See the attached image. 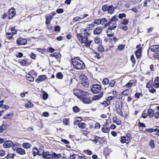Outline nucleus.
Listing matches in <instances>:
<instances>
[{
    "instance_id": "31",
    "label": "nucleus",
    "mask_w": 159,
    "mask_h": 159,
    "mask_svg": "<svg viewBox=\"0 0 159 159\" xmlns=\"http://www.w3.org/2000/svg\"><path fill=\"white\" fill-rule=\"evenodd\" d=\"M52 156L53 158L54 159H58L60 157L61 155L60 154H57L55 152H53L52 153Z\"/></svg>"
},
{
    "instance_id": "54",
    "label": "nucleus",
    "mask_w": 159,
    "mask_h": 159,
    "mask_svg": "<svg viewBox=\"0 0 159 159\" xmlns=\"http://www.w3.org/2000/svg\"><path fill=\"white\" fill-rule=\"evenodd\" d=\"M8 108L9 106H8L5 105H2L1 107V109L4 110L5 111Z\"/></svg>"
},
{
    "instance_id": "17",
    "label": "nucleus",
    "mask_w": 159,
    "mask_h": 159,
    "mask_svg": "<svg viewBox=\"0 0 159 159\" xmlns=\"http://www.w3.org/2000/svg\"><path fill=\"white\" fill-rule=\"evenodd\" d=\"M8 127V125L7 124H3L0 126V133H2L4 131L6 130Z\"/></svg>"
},
{
    "instance_id": "30",
    "label": "nucleus",
    "mask_w": 159,
    "mask_h": 159,
    "mask_svg": "<svg viewBox=\"0 0 159 159\" xmlns=\"http://www.w3.org/2000/svg\"><path fill=\"white\" fill-rule=\"evenodd\" d=\"M93 24L97 25L101 24V19H98L95 20L93 22L92 24L89 25H91L93 26L94 25Z\"/></svg>"
},
{
    "instance_id": "45",
    "label": "nucleus",
    "mask_w": 159,
    "mask_h": 159,
    "mask_svg": "<svg viewBox=\"0 0 159 159\" xmlns=\"http://www.w3.org/2000/svg\"><path fill=\"white\" fill-rule=\"evenodd\" d=\"M13 35L11 33H7L6 38L7 39L10 40L12 38Z\"/></svg>"
},
{
    "instance_id": "48",
    "label": "nucleus",
    "mask_w": 159,
    "mask_h": 159,
    "mask_svg": "<svg viewBox=\"0 0 159 159\" xmlns=\"http://www.w3.org/2000/svg\"><path fill=\"white\" fill-rule=\"evenodd\" d=\"M128 23L129 21L127 19H124L121 22V24L125 25L128 24Z\"/></svg>"
},
{
    "instance_id": "4",
    "label": "nucleus",
    "mask_w": 159,
    "mask_h": 159,
    "mask_svg": "<svg viewBox=\"0 0 159 159\" xmlns=\"http://www.w3.org/2000/svg\"><path fill=\"white\" fill-rule=\"evenodd\" d=\"M81 32L79 34L80 38L86 37L87 38L90 34V31L88 30L82 29L81 30Z\"/></svg>"
},
{
    "instance_id": "50",
    "label": "nucleus",
    "mask_w": 159,
    "mask_h": 159,
    "mask_svg": "<svg viewBox=\"0 0 159 159\" xmlns=\"http://www.w3.org/2000/svg\"><path fill=\"white\" fill-rule=\"evenodd\" d=\"M98 49L99 51L101 52H103L104 51V48L101 44L99 45L98 47Z\"/></svg>"
},
{
    "instance_id": "14",
    "label": "nucleus",
    "mask_w": 159,
    "mask_h": 159,
    "mask_svg": "<svg viewBox=\"0 0 159 159\" xmlns=\"http://www.w3.org/2000/svg\"><path fill=\"white\" fill-rule=\"evenodd\" d=\"M102 29L101 27H98L93 31V33L94 34L98 35L99 34L102 32Z\"/></svg>"
},
{
    "instance_id": "23",
    "label": "nucleus",
    "mask_w": 159,
    "mask_h": 159,
    "mask_svg": "<svg viewBox=\"0 0 159 159\" xmlns=\"http://www.w3.org/2000/svg\"><path fill=\"white\" fill-rule=\"evenodd\" d=\"M141 50L140 49H139L137 51L135 52V53L138 59L140 58L141 57Z\"/></svg>"
},
{
    "instance_id": "35",
    "label": "nucleus",
    "mask_w": 159,
    "mask_h": 159,
    "mask_svg": "<svg viewBox=\"0 0 159 159\" xmlns=\"http://www.w3.org/2000/svg\"><path fill=\"white\" fill-rule=\"evenodd\" d=\"M130 94V92L128 89H126L122 92V94L124 95L128 96Z\"/></svg>"
},
{
    "instance_id": "28",
    "label": "nucleus",
    "mask_w": 159,
    "mask_h": 159,
    "mask_svg": "<svg viewBox=\"0 0 159 159\" xmlns=\"http://www.w3.org/2000/svg\"><path fill=\"white\" fill-rule=\"evenodd\" d=\"M114 10L113 6L111 5L108 7L107 10L108 13L111 14L114 12Z\"/></svg>"
},
{
    "instance_id": "22",
    "label": "nucleus",
    "mask_w": 159,
    "mask_h": 159,
    "mask_svg": "<svg viewBox=\"0 0 159 159\" xmlns=\"http://www.w3.org/2000/svg\"><path fill=\"white\" fill-rule=\"evenodd\" d=\"M154 112V110L151 108L149 109L148 111V115L150 117L152 118L153 116Z\"/></svg>"
},
{
    "instance_id": "37",
    "label": "nucleus",
    "mask_w": 159,
    "mask_h": 159,
    "mask_svg": "<svg viewBox=\"0 0 159 159\" xmlns=\"http://www.w3.org/2000/svg\"><path fill=\"white\" fill-rule=\"evenodd\" d=\"M126 139V143H128L130 141L131 134H127L126 136L125 137Z\"/></svg>"
},
{
    "instance_id": "43",
    "label": "nucleus",
    "mask_w": 159,
    "mask_h": 159,
    "mask_svg": "<svg viewBox=\"0 0 159 159\" xmlns=\"http://www.w3.org/2000/svg\"><path fill=\"white\" fill-rule=\"evenodd\" d=\"M104 107H107L110 104V102L109 100L104 101L102 103Z\"/></svg>"
},
{
    "instance_id": "11",
    "label": "nucleus",
    "mask_w": 159,
    "mask_h": 159,
    "mask_svg": "<svg viewBox=\"0 0 159 159\" xmlns=\"http://www.w3.org/2000/svg\"><path fill=\"white\" fill-rule=\"evenodd\" d=\"M47 78V77L46 75H42L39 76L37 79L35 81L39 83L45 80Z\"/></svg>"
},
{
    "instance_id": "34",
    "label": "nucleus",
    "mask_w": 159,
    "mask_h": 159,
    "mask_svg": "<svg viewBox=\"0 0 159 159\" xmlns=\"http://www.w3.org/2000/svg\"><path fill=\"white\" fill-rule=\"evenodd\" d=\"M80 78L81 79V83H82V82H88V79L87 78V77H86L84 76V75H81L80 77Z\"/></svg>"
},
{
    "instance_id": "21",
    "label": "nucleus",
    "mask_w": 159,
    "mask_h": 159,
    "mask_svg": "<svg viewBox=\"0 0 159 159\" xmlns=\"http://www.w3.org/2000/svg\"><path fill=\"white\" fill-rule=\"evenodd\" d=\"M154 86L156 88H159V77H156L154 80Z\"/></svg>"
},
{
    "instance_id": "10",
    "label": "nucleus",
    "mask_w": 159,
    "mask_h": 159,
    "mask_svg": "<svg viewBox=\"0 0 159 159\" xmlns=\"http://www.w3.org/2000/svg\"><path fill=\"white\" fill-rule=\"evenodd\" d=\"M109 125L107 123H105L103 125V127L102 128V131L104 133H108L110 131L108 128Z\"/></svg>"
},
{
    "instance_id": "63",
    "label": "nucleus",
    "mask_w": 159,
    "mask_h": 159,
    "mask_svg": "<svg viewBox=\"0 0 159 159\" xmlns=\"http://www.w3.org/2000/svg\"><path fill=\"white\" fill-rule=\"evenodd\" d=\"M15 154H12L11 153H9L7 156V158H13L15 156Z\"/></svg>"
},
{
    "instance_id": "38",
    "label": "nucleus",
    "mask_w": 159,
    "mask_h": 159,
    "mask_svg": "<svg viewBox=\"0 0 159 159\" xmlns=\"http://www.w3.org/2000/svg\"><path fill=\"white\" fill-rule=\"evenodd\" d=\"M26 78L28 80L32 82L34 81V78L30 74L28 75L27 76H26Z\"/></svg>"
},
{
    "instance_id": "9",
    "label": "nucleus",
    "mask_w": 159,
    "mask_h": 159,
    "mask_svg": "<svg viewBox=\"0 0 159 159\" xmlns=\"http://www.w3.org/2000/svg\"><path fill=\"white\" fill-rule=\"evenodd\" d=\"M8 18L12 19L16 14L15 9L14 8H11L9 10Z\"/></svg>"
},
{
    "instance_id": "51",
    "label": "nucleus",
    "mask_w": 159,
    "mask_h": 159,
    "mask_svg": "<svg viewBox=\"0 0 159 159\" xmlns=\"http://www.w3.org/2000/svg\"><path fill=\"white\" fill-rule=\"evenodd\" d=\"M80 109L77 106H75L73 108V110L75 112H78L79 111Z\"/></svg>"
},
{
    "instance_id": "61",
    "label": "nucleus",
    "mask_w": 159,
    "mask_h": 159,
    "mask_svg": "<svg viewBox=\"0 0 159 159\" xmlns=\"http://www.w3.org/2000/svg\"><path fill=\"white\" fill-rule=\"evenodd\" d=\"M57 12L59 14H61L63 12L64 10L62 9H57L56 10Z\"/></svg>"
},
{
    "instance_id": "58",
    "label": "nucleus",
    "mask_w": 159,
    "mask_h": 159,
    "mask_svg": "<svg viewBox=\"0 0 159 159\" xmlns=\"http://www.w3.org/2000/svg\"><path fill=\"white\" fill-rule=\"evenodd\" d=\"M120 139V141L122 143H126V139L125 137V136H121Z\"/></svg>"
},
{
    "instance_id": "3",
    "label": "nucleus",
    "mask_w": 159,
    "mask_h": 159,
    "mask_svg": "<svg viewBox=\"0 0 159 159\" xmlns=\"http://www.w3.org/2000/svg\"><path fill=\"white\" fill-rule=\"evenodd\" d=\"M101 90V86L97 84H93L92 87H91V91L94 93H99Z\"/></svg>"
},
{
    "instance_id": "49",
    "label": "nucleus",
    "mask_w": 159,
    "mask_h": 159,
    "mask_svg": "<svg viewBox=\"0 0 159 159\" xmlns=\"http://www.w3.org/2000/svg\"><path fill=\"white\" fill-rule=\"evenodd\" d=\"M108 7L107 5L106 4L102 6V10L103 11H107Z\"/></svg>"
},
{
    "instance_id": "44",
    "label": "nucleus",
    "mask_w": 159,
    "mask_h": 159,
    "mask_svg": "<svg viewBox=\"0 0 159 159\" xmlns=\"http://www.w3.org/2000/svg\"><path fill=\"white\" fill-rule=\"evenodd\" d=\"M56 77L59 79H62L63 77V75L61 72H58L56 75Z\"/></svg>"
},
{
    "instance_id": "13",
    "label": "nucleus",
    "mask_w": 159,
    "mask_h": 159,
    "mask_svg": "<svg viewBox=\"0 0 159 159\" xmlns=\"http://www.w3.org/2000/svg\"><path fill=\"white\" fill-rule=\"evenodd\" d=\"M79 89H74L73 93L74 95L77 97L78 98L80 99L83 96L82 95L80 92H79Z\"/></svg>"
},
{
    "instance_id": "59",
    "label": "nucleus",
    "mask_w": 159,
    "mask_h": 159,
    "mask_svg": "<svg viewBox=\"0 0 159 159\" xmlns=\"http://www.w3.org/2000/svg\"><path fill=\"white\" fill-rule=\"evenodd\" d=\"M11 30L12 32V33L13 34H15L16 33L17 30L15 28V27H12L11 29Z\"/></svg>"
},
{
    "instance_id": "16",
    "label": "nucleus",
    "mask_w": 159,
    "mask_h": 159,
    "mask_svg": "<svg viewBox=\"0 0 159 159\" xmlns=\"http://www.w3.org/2000/svg\"><path fill=\"white\" fill-rule=\"evenodd\" d=\"M151 50L154 52H159V46L157 45L152 46L151 48Z\"/></svg>"
},
{
    "instance_id": "47",
    "label": "nucleus",
    "mask_w": 159,
    "mask_h": 159,
    "mask_svg": "<svg viewBox=\"0 0 159 159\" xmlns=\"http://www.w3.org/2000/svg\"><path fill=\"white\" fill-rule=\"evenodd\" d=\"M103 84L107 85L109 84V80L107 78H104L102 82Z\"/></svg>"
},
{
    "instance_id": "2",
    "label": "nucleus",
    "mask_w": 159,
    "mask_h": 159,
    "mask_svg": "<svg viewBox=\"0 0 159 159\" xmlns=\"http://www.w3.org/2000/svg\"><path fill=\"white\" fill-rule=\"evenodd\" d=\"M118 20L117 16L116 15L112 17L110 20L106 24V26H109L108 28L111 29H115L116 27V21Z\"/></svg>"
},
{
    "instance_id": "20",
    "label": "nucleus",
    "mask_w": 159,
    "mask_h": 159,
    "mask_svg": "<svg viewBox=\"0 0 159 159\" xmlns=\"http://www.w3.org/2000/svg\"><path fill=\"white\" fill-rule=\"evenodd\" d=\"M114 30L113 29H111L109 28L107 29L106 30L107 33V36L108 37H111L113 36L114 35V33L113 32H112L111 30Z\"/></svg>"
},
{
    "instance_id": "7",
    "label": "nucleus",
    "mask_w": 159,
    "mask_h": 159,
    "mask_svg": "<svg viewBox=\"0 0 159 159\" xmlns=\"http://www.w3.org/2000/svg\"><path fill=\"white\" fill-rule=\"evenodd\" d=\"M42 157L45 159H53L52 154H50V153L46 151L45 152L43 151L42 155Z\"/></svg>"
},
{
    "instance_id": "53",
    "label": "nucleus",
    "mask_w": 159,
    "mask_h": 159,
    "mask_svg": "<svg viewBox=\"0 0 159 159\" xmlns=\"http://www.w3.org/2000/svg\"><path fill=\"white\" fill-rule=\"evenodd\" d=\"M153 116L156 119L159 118V112L156 111L155 112H154V114Z\"/></svg>"
},
{
    "instance_id": "60",
    "label": "nucleus",
    "mask_w": 159,
    "mask_h": 159,
    "mask_svg": "<svg viewBox=\"0 0 159 159\" xmlns=\"http://www.w3.org/2000/svg\"><path fill=\"white\" fill-rule=\"evenodd\" d=\"M100 139V138L99 137L96 136L95 137V139L93 140V141L95 143H96L98 142V139Z\"/></svg>"
},
{
    "instance_id": "18",
    "label": "nucleus",
    "mask_w": 159,
    "mask_h": 159,
    "mask_svg": "<svg viewBox=\"0 0 159 159\" xmlns=\"http://www.w3.org/2000/svg\"><path fill=\"white\" fill-rule=\"evenodd\" d=\"M16 151L17 153L20 155H22L25 154V150L21 148H18L16 150Z\"/></svg>"
},
{
    "instance_id": "32",
    "label": "nucleus",
    "mask_w": 159,
    "mask_h": 159,
    "mask_svg": "<svg viewBox=\"0 0 159 159\" xmlns=\"http://www.w3.org/2000/svg\"><path fill=\"white\" fill-rule=\"evenodd\" d=\"M134 81L135 80H130L126 84L125 86L128 88L131 87L133 85V84L134 82Z\"/></svg>"
},
{
    "instance_id": "56",
    "label": "nucleus",
    "mask_w": 159,
    "mask_h": 159,
    "mask_svg": "<svg viewBox=\"0 0 159 159\" xmlns=\"http://www.w3.org/2000/svg\"><path fill=\"white\" fill-rule=\"evenodd\" d=\"M81 84L84 87L87 88L89 86V82H82Z\"/></svg>"
},
{
    "instance_id": "41",
    "label": "nucleus",
    "mask_w": 159,
    "mask_h": 159,
    "mask_svg": "<svg viewBox=\"0 0 159 159\" xmlns=\"http://www.w3.org/2000/svg\"><path fill=\"white\" fill-rule=\"evenodd\" d=\"M77 125L78 127L81 129H84L85 127V124L83 123H78Z\"/></svg>"
},
{
    "instance_id": "12",
    "label": "nucleus",
    "mask_w": 159,
    "mask_h": 159,
    "mask_svg": "<svg viewBox=\"0 0 159 159\" xmlns=\"http://www.w3.org/2000/svg\"><path fill=\"white\" fill-rule=\"evenodd\" d=\"M13 145V143L11 141H6L3 144V146L5 148H9Z\"/></svg>"
},
{
    "instance_id": "62",
    "label": "nucleus",
    "mask_w": 159,
    "mask_h": 159,
    "mask_svg": "<svg viewBox=\"0 0 159 159\" xmlns=\"http://www.w3.org/2000/svg\"><path fill=\"white\" fill-rule=\"evenodd\" d=\"M130 60L132 62V63L134 64H135V60L134 58V56L133 55H132L130 57Z\"/></svg>"
},
{
    "instance_id": "29",
    "label": "nucleus",
    "mask_w": 159,
    "mask_h": 159,
    "mask_svg": "<svg viewBox=\"0 0 159 159\" xmlns=\"http://www.w3.org/2000/svg\"><path fill=\"white\" fill-rule=\"evenodd\" d=\"M118 26L120 28L125 31H126L128 29V27L126 26L125 25L120 24Z\"/></svg>"
},
{
    "instance_id": "15",
    "label": "nucleus",
    "mask_w": 159,
    "mask_h": 159,
    "mask_svg": "<svg viewBox=\"0 0 159 159\" xmlns=\"http://www.w3.org/2000/svg\"><path fill=\"white\" fill-rule=\"evenodd\" d=\"M103 94V93L101 92L99 94L94 96L92 98V101L97 100L99 99L102 97Z\"/></svg>"
},
{
    "instance_id": "33",
    "label": "nucleus",
    "mask_w": 159,
    "mask_h": 159,
    "mask_svg": "<svg viewBox=\"0 0 159 159\" xmlns=\"http://www.w3.org/2000/svg\"><path fill=\"white\" fill-rule=\"evenodd\" d=\"M22 146L24 148L26 149H28L31 147L30 144L27 143H24L22 144Z\"/></svg>"
},
{
    "instance_id": "46",
    "label": "nucleus",
    "mask_w": 159,
    "mask_h": 159,
    "mask_svg": "<svg viewBox=\"0 0 159 159\" xmlns=\"http://www.w3.org/2000/svg\"><path fill=\"white\" fill-rule=\"evenodd\" d=\"M116 83V81L115 80H111L110 82L109 83V84L110 87H113L115 86Z\"/></svg>"
},
{
    "instance_id": "55",
    "label": "nucleus",
    "mask_w": 159,
    "mask_h": 159,
    "mask_svg": "<svg viewBox=\"0 0 159 159\" xmlns=\"http://www.w3.org/2000/svg\"><path fill=\"white\" fill-rule=\"evenodd\" d=\"M82 19V18L80 17L79 16H76L74 17L73 19V20L74 22H76L80 21Z\"/></svg>"
},
{
    "instance_id": "6",
    "label": "nucleus",
    "mask_w": 159,
    "mask_h": 159,
    "mask_svg": "<svg viewBox=\"0 0 159 159\" xmlns=\"http://www.w3.org/2000/svg\"><path fill=\"white\" fill-rule=\"evenodd\" d=\"M80 100L84 103L86 104H89L92 102V100L90 98L87 96H83L81 98Z\"/></svg>"
},
{
    "instance_id": "5",
    "label": "nucleus",
    "mask_w": 159,
    "mask_h": 159,
    "mask_svg": "<svg viewBox=\"0 0 159 159\" xmlns=\"http://www.w3.org/2000/svg\"><path fill=\"white\" fill-rule=\"evenodd\" d=\"M92 42V40H88V38L86 37L82 38V41H81V43L84 44V45L86 47H89Z\"/></svg>"
},
{
    "instance_id": "8",
    "label": "nucleus",
    "mask_w": 159,
    "mask_h": 159,
    "mask_svg": "<svg viewBox=\"0 0 159 159\" xmlns=\"http://www.w3.org/2000/svg\"><path fill=\"white\" fill-rule=\"evenodd\" d=\"M26 43V40L23 38H19L16 41V43L18 45H25Z\"/></svg>"
},
{
    "instance_id": "64",
    "label": "nucleus",
    "mask_w": 159,
    "mask_h": 159,
    "mask_svg": "<svg viewBox=\"0 0 159 159\" xmlns=\"http://www.w3.org/2000/svg\"><path fill=\"white\" fill-rule=\"evenodd\" d=\"M125 46L123 45H120L118 46V49L120 50H122L125 48Z\"/></svg>"
},
{
    "instance_id": "19",
    "label": "nucleus",
    "mask_w": 159,
    "mask_h": 159,
    "mask_svg": "<svg viewBox=\"0 0 159 159\" xmlns=\"http://www.w3.org/2000/svg\"><path fill=\"white\" fill-rule=\"evenodd\" d=\"M53 18V16L52 15H49L48 16H47L46 17V21L45 22V24L46 25H48L50 24Z\"/></svg>"
},
{
    "instance_id": "40",
    "label": "nucleus",
    "mask_w": 159,
    "mask_h": 159,
    "mask_svg": "<svg viewBox=\"0 0 159 159\" xmlns=\"http://www.w3.org/2000/svg\"><path fill=\"white\" fill-rule=\"evenodd\" d=\"M79 92H80L81 94L82 95L84 96H85L86 95H89V93L84 91L83 90L81 89H79Z\"/></svg>"
},
{
    "instance_id": "25",
    "label": "nucleus",
    "mask_w": 159,
    "mask_h": 159,
    "mask_svg": "<svg viewBox=\"0 0 159 159\" xmlns=\"http://www.w3.org/2000/svg\"><path fill=\"white\" fill-rule=\"evenodd\" d=\"M107 20L105 18H102L101 19V24L102 25H104V26L107 27V26H106V24L107 23Z\"/></svg>"
},
{
    "instance_id": "27",
    "label": "nucleus",
    "mask_w": 159,
    "mask_h": 159,
    "mask_svg": "<svg viewBox=\"0 0 159 159\" xmlns=\"http://www.w3.org/2000/svg\"><path fill=\"white\" fill-rule=\"evenodd\" d=\"M94 41L95 43L98 45H101L102 43V39L96 37L94 39Z\"/></svg>"
},
{
    "instance_id": "42",
    "label": "nucleus",
    "mask_w": 159,
    "mask_h": 159,
    "mask_svg": "<svg viewBox=\"0 0 159 159\" xmlns=\"http://www.w3.org/2000/svg\"><path fill=\"white\" fill-rule=\"evenodd\" d=\"M19 144L18 143H13V145L12 146V149L14 151L16 150L17 148V147Z\"/></svg>"
},
{
    "instance_id": "57",
    "label": "nucleus",
    "mask_w": 159,
    "mask_h": 159,
    "mask_svg": "<svg viewBox=\"0 0 159 159\" xmlns=\"http://www.w3.org/2000/svg\"><path fill=\"white\" fill-rule=\"evenodd\" d=\"M118 17L119 18L122 19L123 17H126V15L124 13L119 14L118 15Z\"/></svg>"
},
{
    "instance_id": "52",
    "label": "nucleus",
    "mask_w": 159,
    "mask_h": 159,
    "mask_svg": "<svg viewBox=\"0 0 159 159\" xmlns=\"http://www.w3.org/2000/svg\"><path fill=\"white\" fill-rule=\"evenodd\" d=\"M149 145L150 147L152 148H154L155 146L154 143V140H150L149 142Z\"/></svg>"
},
{
    "instance_id": "36",
    "label": "nucleus",
    "mask_w": 159,
    "mask_h": 159,
    "mask_svg": "<svg viewBox=\"0 0 159 159\" xmlns=\"http://www.w3.org/2000/svg\"><path fill=\"white\" fill-rule=\"evenodd\" d=\"M153 85V82L152 81H150L147 83L146 87L147 88H151Z\"/></svg>"
},
{
    "instance_id": "1",
    "label": "nucleus",
    "mask_w": 159,
    "mask_h": 159,
    "mask_svg": "<svg viewBox=\"0 0 159 159\" xmlns=\"http://www.w3.org/2000/svg\"><path fill=\"white\" fill-rule=\"evenodd\" d=\"M71 62L74 68L77 70L84 69L85 66L83 62L78 58H75L71 59Z\"/></svg>"
},
{
    "instance_id": "24",
    "label": "nucleus",
    "mask_w": 159,
    "mask_h": 159,
    "mask_svg": "<svg viewBox=\"0 0 159 159\" xmlns=\"http://www.w3.org/2000/svg\"><path fill=\"white\" fill-rule=\"evenodd\" d=\"M32 152H33V155L34 156H35L38 154L39 155H40V154L39 153V150H38V148H33L32 150Z\"/></svg>"
},
{
    "instance_id": "26",
    "label": "nucleus",
    "mask_w": 159,
    "mask_h": 159,
    "mask_svg": "<svg viewBox=\"0 0 159 159\" xmlns=\"http://www.w3.org/2000/svg\"><path fill=\"white\" fill-rule=\"evenodd\" d=\"M34 106V104L32 102L29 101L28 102L25 104V107L27 108L32 107Z\"/></svg>"
},
{
    "instance_id": "39",
    "label": "nucleus",
    "mask_w": 159,
    "mask_h": 159,
    "mask_svg": "<svg viewBox=\"0 0 159 159\" xmlns=\"http://www.w3.org/2000/svg\"><path fill=\"white\" fill-rule=\"evenodd\" d=\"M116 111L117 113L120 115L121 116H123L124 115L121 110L120 108H116Z\"/></svg>"
}]
</instances>
